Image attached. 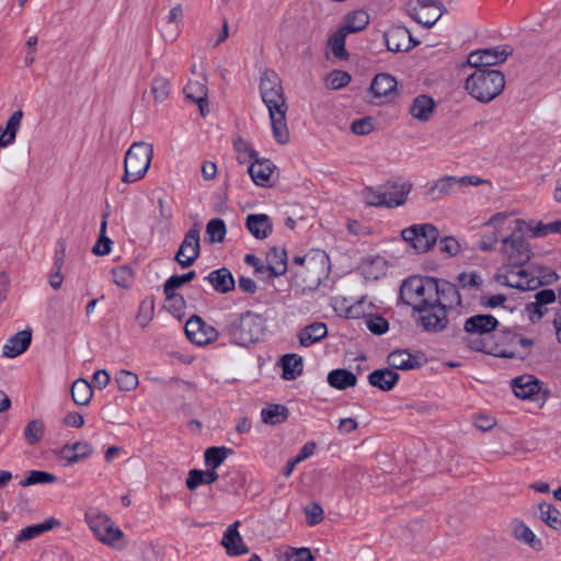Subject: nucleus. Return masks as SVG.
Returning a JSON list of instances; mask_svg holds the SVG:
<instances>
[{"label":"nucleus","mask_w":561,"mask_h":561,"mask_svg":"<svg viewBox=\"0 0 561 561\" xmlns=\"http://www.w3.org/2000/svg\"><path fill=\"white\" fill-rule=\"evenodd\" d=\"M260 93L263 103L268 108L273 137L279 145L289 141V130L286 123L288 110L283 92L282 81L274 70L265 69L260 80Z\"/></svg>","instance_id":"1"},{"label":"nucleus","mask_w":561,"mask_h":561,"mask_svg":"<svg viewBox=\"0 0 561 561\" xmlns=\"http://www.w3.org/2000/svg\"><path fill=\"white\" fill-rule=\"evenodd\" d=\"M438 278L432 276H411L400 287V298L419 313L417 322L424 329L423 318L434 312L437 300Z\"/></svg>","instance_id":"2"},{"label":"nucleus","mask_w":561,"mask_h":561,"mask_svg":"<svg viewBox=\"0 0 561 561\" xmlns=\"http://www.w3.org/2000/svg\"><path fill=\"white\" fill-rule=\"evenodd\" d=\"M264 332V319L253 311L230 313L225 318L222 333L237 345L248 346L256 343Z\"/></svg>","instance_id":"3"},{"label":"nucleus","mask_w":561,"mask_h":561,"mask_svg":"<svg viewBox=\"0 0 561 561\" xmlns=\"http://www.w3.org/2000/svg\"><path fill=\"white\" fill-rule=\"evenodd\" d=\"M437 300L434 302V312L423 318L424 330L440 332L448 324L447 310L461 305V296L456 284L438 278Z\"/></svg>","instance_id":"4"},{"label":"nucleus","mask_w":561,"mask_h":561,"mask_svg":"<svg viewBox=\"0 0 561 561\" xmlns=\"http://www.w3.org/2000/svg\"><path fill=\"white\" fill-rule=\"evenodd\" d=\"M505 88V76L496 69L474 70L465 81L466 91L477 101L489 103Z\"/></svg>","instance_id":"5"},{"label":"nucleus","mask_w":561,"mask_h":561,"mask_svg":"<svg viewBox=\"0 0 561 561\" xmlns=\"http://www.w3.org/2000/svg\"><path fill=\"white\" fill-rule=\"evenodd\" d=\"M153 157V147L145 141L134 142L125 154L124 183H134L139 181L147 173Z\"/></svg>","instance_id":"6"},{"label":"nucleus","mask_w":561,"mask_h":561,"mask_svg":"<svg viewBox=\"0 0 561 561\" xmlns=\"http://www.w3.org/2000/svg\"><path fill=\"white\" fill-rule=\"evenodd\" d=\"M508 273L511 276H517L518 280H507L506 284L522 290H535L540 286L553 284L559 278L552 268L535 263L517 271L512 270Z\"/></svg>","instance_id":"7"},{"label":"nucleus","mask_w":561,"mask_h":561,"mask_svg":"<svg viewBox=\"0 0 561 561\" xmlns=\"http://www.w3.org/2000/svg\"><path fill=\"white\" fill-rule=\"evenodd\" d=\"M485 181L477 175H445L434 182L426 191V196L436 202L447 196L463 192L470 185H480Z\"/></svg>","instance_id":"8"},{"label":"nucleus","mask_w":561,"mask_h":561,"mask_svg":"<svg viewBox=\"0 0 561 561\" xmlns=\"http://www.w3.org/2000/svg\"><path fill=\"white\" fill-rule=\"evenodd\" d=\"M85 522L99 541L108 547H118L117 542L124 537V533L115 526L107 514L87 512Z\"/></svg>","instance_id":"9"},{"label":"nucleus","mask_w":561,"mask_h":561,"mask_svg":"<svg viewBox=\"0 0 561 561\" xmlns=\"http://www.w3.org/2000/svg\"><path fill=\"white\" fill-rule=\"evenodd\" d=\"M401 237L417 253H426L436 244L439 231L433 224H419L403 229Z\"/></svg>","instance_id":"10"},{"label":"nucleus","mask_w":561,"mask_h":561,"mask_svg":"<svg viewBox=\"0 0 561 561\" xmlns=\"http://www.w3.org/2000/svg\"><path fill=\"white\" fill-rule=\"evenodd\" d=\"M502 252L506 255L508 265L519 270L530 260L533 252L529 243L520 231H513L512 234L502 241Z\"/></svg>","instance_id":"11"},{"label":"nucleus","mask_w":561,"mask_h":561,"mask_svg":"<svg viewBox=\"0 0 561 561\" xmlns=\"http://www.w3.org/2000/svg\"><path fill=\"white\" fill-rule=\"evenodd\" d=\"M201 255V231L198 224H194L185 233L174 260L182 268L192 266Z\"/></svg>","instance_id":"12"},{"label":"nucleus","mask_w":561,"mask_h":561,"mask_svg":"<svg viewBox=\"0 0 561 561\" xmlns=\"http://www.w3.org/2000/svg\"><path fill=\"white\" fill-rule=\"evenodd\" d=\"M187 339L196 345H206L218 339L216 328L207 324L199 316H192L185 323Z\"/></svg>","instance_id":"13"},{"label":"nucleus","mask_w":561,"mask_h":561,"mask_svg":"<svg viewBox=\"0 0 561 561\" xmlns=\"http://www.w3.org/2000/svg\"><path fill=\"white\" fill-rule=\"evenodd\" d=\"M557 301V294L553 289H541L534 295V300L525 306V312L529 321L538 323L547 313L548 306Z\"/></svg>","instance_id":"14"},{"label":"nucleus","mask_w":561,"mask_h":561,"mask_svg":"<svg viewBox=\"0 0 561 561\" xmlns=\"http://www.w3.org/2000/svg\"><path fill=\"white\" fill-rule=\"evenodd\" d=\"M409 195V185L402 187L398 197H389V194H382V191H376L373 187H366L363 191L364 201L368 206L394 208L403 205Z\"/></svg>","instance_id":"15"},{"label":"nucleus","mask_w":561,"mask_h":561,"mask_svg":"<svg viewBox=\"0 0 561 561\" xmlns=\"http://www.w3.org/2000/svg\"><path fill=\"white\" fill-rule=\"evenodd\" d=\"M388 50L393 53L409 51L420 44L414 42L411 44V34L403 26H394L387 31L383 35Z\"/></svg>","instance_id":"16"},{"label":"nucleus","mask_w":561,"mask_h":561,"mask_svg":"<svg viewBox=\"0 0 561 561\" xmlns=\"http://www.w3.org/2000/svg\"><path fill=\"white\" fill-rule=\"evenodd\" d=\"M499 321L492 314H476L466 319L463 330L469 335H484L496 330Z\"/></svg>","instance_id":"17"},{"label":"nucleus","mask_w":561,"mask_h":561,"mask_svg":"<svg viewBox=\"0 0 561 561\" xmlns=\"http://www.w3.org/2000/svg\"><path fill=\"white\" fill-rule=\"evenodd\" d=\"M32 343V330L25 329L10 336L2 347V356L14 358L23 354Z\"/></svg>","instance_id":"18"},{"label":"nucleus","mask_w":561,"mask_h":561,"mask_svg":"<svg viewBox=\"0 0 561 561\" xmlns=\"http://www.w3.org/2000/svg\"><path fill=\"white\" fill-rule=\"evenodd\" d=\"M514 394L523 400L530 399L540 391V382L533 375H522L511 381Z\"/></svg>","instance_id":"19"},{"label":"nucleus","mask_w":561,"mask_h":561,"mask_svg":"<svg viewBox=\"0 0 561 561\" xmlns=\"http://www.w3.org/2000/svg\"><path fill=\"white\" fill-rule=\"evenodd\" d=\"M215 291L219 294H228L236 287V280L232 273L227 267H221L210 272L206 277Z\"/></svg>","instance_id":"20"},{"label":"nucleus","mask_w":561,"mask_h":561,"mask_svg":"<svg viewBox=\"0 0 561 561\" xmlns=\"http://www.w3.org/2000/svg\"><path fill=\"white\" fill-rule=\"evenodd\" d=\"M245 227L250 233L260 240L266 239L273 231L271 219L265 214H251L245 219Z\"/></svg>","instance_id":"21"},{"label":"nucleus","mask_w":561,"mask_h":561,"mask_svg":"<svg viewBox=\"0 0 561 561\" xmlns=\"http://www.w3.org/2000/svg\"><path fill=\"white\" fill-rule=\"evenodd\" d=\"M387 362L393 369L412 370L421 367L420 357L412 355L408 350H396L388 355Z\"/></svg>","instance_id":"22"},{"label":"nucleus","mask_w":561,"mask_h":561,"mask_svg":"<svg viewBox=\"0 0 561 561\" xmlns=\"http://www.w3.org/2000/svg\"><path fill=\"white\" fill-rule=\"evenodd\" d=\"M238 525L239 522L233 523L224 534L221 543L229 556H241L248 552V547L244 545L237 529Z\"/></svg>","instance_id":"23"},{"label":"nucleus","mask_w":561,"mask_h":561,"mask_svg":"<svg viewBox=\"0 0 561 561\" xmlns=\"http://www.w3.org/2000/svg\"><path fill=\"white\" fill-rule=\"evenodd\" d=\"M184 93L187 99L192 100L198 105L201 115L205 117L209 112L206 84L199 81H188L184 88Z\"/></svg>","instance_id":"24"},{"label":"nucleus","mask_w":561,"mask_h":561,"mask_svg":"<svg viewBox=\"0 0 561 561\" xmlns=\"http://www.w3.org/2000/svg\"><path fill=\"white\" fill-rule=\"evenodd\" d=\"M268 277L284 275L287 271V252L284 248L273 247L266 255Z\"/></svg>","instance_id":"25"},{"label":"nucleus","mask_w":561,"mask_h":561,"mask_svg":"<svg viewBox=\"0 0 561 561\" xmlns=\"http://www.w3.org/2000/svg\"><path fill=\"white\" fill-rule=\"evenodd\" d=\"M511 529L513 537L531 547L536 551H540L542 549V543L540 539H537L533 530L522 520L514 519L511 523Z\"/></svg>","instance_id":"26"},{"label":"nucleus","mask_w":561,"mask_h":561,"mask_svg":"<svg viewBox=\"0 0 561 561\" xmlns=\"http://www.w3.org/2000/svg\"><path fill=\"white\" fill-rule=\"evenodd\" d=\"M400 376L392 369H376L368 375V381L373 387L382 391H390L394 388Z\"/></svg>","instance_id":"27"},{"label":"nucleus","mask_w":561,"mask_h":561,"mask_svg":"<svg viewBox=\"0 0 561 561\" xmlns=\"http://www.w3.org/2000/svg\"><path fill=\"white\" fill-rule=\"evenodd\" d=\"M434 110V100L425 94H420L414 98L410 105V114L421 122H427L433 115Z\"/></svg>","instance_id":"28"},{"label":"nucleus","mask_w":561,"mask_h":561,"mask_svg":"<svg viewBox=\"0 0 561 561\" xmlns=\"http://www.w3.org/2000/svg\"><path fill=\"white\" fill-rule=\"evenodd\" d=\"M328 335V328L323 322H313L305 327L298 333L299 343L304 347H309L312 344L321 341Z\"/></svg>","instance_id":"29"},{"label":"nucleus","mask_w":561,"mask_h":561,"mask_svg":"<svg viewBox=\"0 0 561 561\" xmlns=\"http://www.w3.org/2000/svg\"><path fill=\"white\" fill-rule=\"evenodd\" d=\"M396 88V78L386 72L376 75L370 84V91L377 98L390 96L394 93Z\"/></svg>","instance_id":"30"},{"label":"nucleus","mask_w":561,"mask_h":561,"mask_svg":"<svg viewBox=\"0 0 561 561\" xmlns=\"http://www.w3.org/2000/svg\"><path fill=\"white\" fill-rule=\"evenodd\" d=\"M23 111L18 110L9 117L5 128L0 127V148H5L15 141L16 134L21 126Z\"/></svg>","instance_id":"31"},{"label":"nucleus","mask_w":561,"mask_h":561,"mask_svg":"<svg viewBox=\"0 0 561 561\" xmlns=\"http://www.w3.org/2000/svg\"><path fill=\"white\" fill-rule=\"evenodd\" d=\"M369 24V15L364 10H355L345 15L343 25L340 27L346 34L357 33Z\"/></svg>","instance_id":"32"},{"label":"nucleus","mask_w":561,"mask_h":561,"mask_svg":"<svg viewBox=\"0 0 561 561\" xmlns=\"http://www.w3.org/2000/svg\"><path fill=\"white\" fill-rule=\"evenodd\" d=\"M60 522L54 517L46 519L45 522L36 525H31L23 528L15 537V542H23L31 540L45 531L53 529L56 526H59Z\"/></svg>","instance_id":"33"},{"label":"nucleus","mask_w":561,"mask_h":561,"mask_svg":"<svg viewBox=\"0 0 561 561\" xmlns=\"http://www.w3.org/2000/svg\"><path fill=\"white\" fill-rule=\"evenodd\" d=\"M356 382V375L344 368L333 369L328 375V383L339 390L354 387Z\"/></svg>","instance_id":"34"},{"label":"nucleus","mask_w":561,"mask_h":561,"mask_svg":"<svg viewBox=\"0 0 561 561\" xmlns=\"http://www.w3.org/2000/svg\"><path fill=\"white\" fill-rule=\"evenodd\" d=\"M248 172L252 181L260 186H265L273 173V168L267 160L255 159L249 167Z\"/></svg>","instance_id":"35"},{"label":"nucleus","mask_w":561,"mask_h":561,"mask_svg":"<svg viewBox=\"0 0 561 561\" xmlns=\"http://www.w3.org/2000/svg\"><path fill=\"white\" fill-rule=\"evenodd\" d=\"M289 416V410L283 404H270L262 409V422L268 425H278L285 423Z\"/></svg>","instance_id":"36"},{"label":"nucleus","mask_w":561,"mask_h":561,"mask_svg":"<svg viewBox=\"0 0 561 561\" xmlns=\"http://www.w3.org/2000/svg\"><path fill=\"white\" fill-rule=\"evenodd\" d=\"M283 374L285 380H295L302 374V357L297 354H286L282 357Z\"/></svg>","instance_id":"37"},{"label":"nucleus","mask_w":561,"mask_h":561,"mask_svg":"<svg viewBox=\"0 0 561 561\" xmlns=\"http://www.w3.org/2000/svg\"><path fill=\"white\" fill-rule=\"evenodd\" d=\"M217 471L208 468V470L203 471L199 469H192L188 471V476L186 479V488L191 491L195 490L201 484H211L218 479Z\"/></svg>","instance_id":"38"},{"label":"nucleus","mask_w":561,"mask_h":561,"mask_svg":"<svg viewBox=\"0 0 561 561\" xmlns=\"http://www.w3.org/2000/svg\"><path fill=\"white\" fill-rule=\"evenodd\" d=\"M539 518L550 528L561 533V513L550 503L538 504Z\"/></svg>","instance_id":"39"},{"label":"nucleus","mask_w":561,"mask_h":561,"mask_svg":"<svg viewBox=\"0 0 561 561\" xmlns=\"http://www.w3.org/2000/svg\"><path fill=\"white\" fill-rule=\"evenodd\" d=\"M513 48L510 45H501L492 48L482 49V58L484 59V66L489 68L497 64L504 62L510 55H512Z\"/></svg>","instance_id":"40"},{"label":"nucleus","mask_w":561,"mask_h":561,"mask_svg":"<svg viewBox=\"0 0 561 561\" xmlns=\"http://www.w3.org/2000/svg\"><path fill=\"white\" fill-rule=\"evenodd\" d=\"M93 396L91 385L85 379H77L71 387V397L76 404L87 405Z\"/></svg>","instance_id":"41"},{"label":"nucleus","mask_w":561,"mask_h":561,"mask_svg":"<svg viewBox=\"0 0 561 561\" xmlns=\"http://www.w3.org/2000/svg\"><path fill=\"white\" fill-rule=\"evenodd\" d=\"M409 14L414 21L422 24L424 27L431 28L438 21V19L442 15V12H430V10L413 7V2H410Z\"/></svg>","instance_id":"42"},{"label":"nucleus","mask_w":561,"mask_h":561,"mask_svg":"<svg viewBox=\"0 0 561 561\" xmlns=\"http://www.w3.org/2000/svg\"><path fill=\"white\" fill-rule=\"evenodd\" d=\"M232 454V450L228 447H209L205 450L204 459L207 468L216 471L218 467L225 461V459Z\"/></svg>","instance_id":"43"},{"label":"nucleus","mask_w":561,"mask_h":561,"mask_svg":"<svg viewBox=\"0 0 561 561\" xmlns=\"http://www.w3.org/2000/svg\"><path fill=\"white\" fill-rule=\"evenodd\" d=\"M293 264L299 265L301 267L300 271L296 272V276L304 277L306 273L311 272L313 274L312 283L318 285L322 275V267L318 271L317 264L313 257L305 256H295L293 260Z\"/></svg>","instance_id":"44"},{"label":"nucleus","mask_w":561,"mask_h":561,"mask_svg":"<svg viewBox=\"0 0 561 561\" xmlns=\"http://www.w3.org/2000/svg\"><path fill=\"white\" fill-rule=\"evenodd\" d=\"M227 233L226 224L221 218L210 219L206 225V241L210 244L220 243Z\"/></svg>","instance_id":"45"},{"label":"nucleus","mask_w":561,"mask_h":561,"mask_svg":"<svg viewBox=\"0 0 561 561\" xmlns=\"http://www.w3.org/2000/svg\"><path fill=\"white\" fill-rule=\"evenodd\" d=\"M346 34L343 30L339 28L328 39V45L331 48L334 57L340 60L348 59V53L345 48Z\"/></svg>","instance_id":"46"},{"label":"nucleus","mask_w":561,"mask_h":561,"mask_svg":"<svg viewBox=\"0 0 561 561\" xmlns=\"http://www.w3.org/2000/svg\"><path fill=\"white\" fill-rule=\"evenodd\" d=\"M170 90L171 83L165 77L157 76L152 79L150 84V93L152 94L154 102H164L170 95Z\"/></svg>","instance_id":"47"},{"label":"nucleus","mask_w":561,"mask_h":561,"mask_svg":"<svg viewBox=\"0 0 561 561\" xmlns=\"http://www.w3.org/2000/svg\"><path fill=\"white\" fill-rule=\"evenodd\" d=\"M154 316V299L153 297H146L138 308L136 321L141 329H145L152 321Z\"/></svg>","instance_id":"48"},{"label":"nucleus","mask_w":561,"mask_h":561,"mask_svg":"<svg viewBox=\"0 0 561 561\" xmlns=\"http://www.w3.org/2000/svg\"><path fill=\"white\" fill-rule=\"evenodd\" d=\"M362 273L367 279H378L381 275L385 274L386 261L377 256L371 260L365 261L362 266Z\"/></svg>","instance_id":"49"},{"label":"nucleus","mask_w":561,"mask_h":561,"mask_svg":"<svg viewBox=\"0 0 561 561\" xmlns=\"http://www.w3.org/2000/svg\"><path fill=\"white\" fill-rule=\"evenodd\" d=\"M57 481V477L47 471L31 470L25 479L20 482L21 486H31L35 484H50Z\"/></svg>","instance_id":"50"},{"label":"nucleus","mask_w":561,"mask_h":561,"mask_svg":"<svg viewBox=\"0 0 561 561\" xmlns=\"http://www.w3.org/2000/svg\"><path fill=\"white\" fill-rule=\"evenodd\" d=\"M45 432V425L41 420L30 421L24 428V438L28 445L35 446L38 444Z\"/></svg>","instance_id":"51"},{"label":"nucleus","mask_w":561,"mask_h":561,"mask_svg":"<svg viewBox=\"0 0 561 561\" xmlns=\"http://www.w3.org/2000/svg\"><path fill=\"white\" fill-rule=\"evenodd\" d=\"M233 149L237 153V160L242 164L250 162L253 158L256 159L257 152L252 148L251 144L242 137H238L233 141Z\"/></svg>","instance_id":"52"},{"label":"nucleus","mask_w":561,"mask_h":561,"mask_svg":"<svg viewBox=\"0 0 561 561\" xmlns=\"http://www.w3.org/2000/svg\"><path fill=\"white\" fill-rule=\"evenodd\" d=\"M168 302L167 310L178 319L185 314L186 301L184 297L176 293L164 294Z\"/></svg>","instance_id":"53"},{"label":"nucleus","mask_w":561,"mask_h":561,"mask_svg":"<svg viewBox=\"0 0 561 561\" xmlns=\"http://www.w3.org/2000/svg\"><path fill=\"white\" fill-rule=\"evenodd\" d=\"M114 283L122 288H129L134 282V270L128 265H121L112 270Z\"/></svg>","instance_id":"54"},{"label":"nucleus","mask_w":561,"mask_h":561,"mask_svg":"<svg viewBox=\"0 0 561 561\" xmlns=\"http://www.w3.org/2000/svg\"><path fill=\"white\" fill-rule=\"evenodd\" d=\"M118 388L123 391H131L138 386V377L129 370H119L115 377Z\"/></svg>","instance_id":"55"},{"label":"nucleus","mask_w":561,"mask_h":561,"mask_svg":"<svg viewBox=\"0 0 561 561\" xmlns=\"http://www.w3.org/2000/svg\"><path fill=\"white\" fill-rule=\"evenodd\" d=\"M482 283V278L477 272H462L457 276V287L462 289H479Z\"/></svg>","instance_id":"56"},{"label":"nucleus","mask_w":561,"mask_h":561,"mask_svg":"<svg viewBox=\"0 0 561 561\" xmlns=\"http://www.w3.org/2000/svg\"><path fill=\"white\" fill-rule=\"evenodd\" d=\"M352 80L348 72L343 70H333L327 76V85L332 90L346 87Z\"/></svg>","instance_id":"57"},{"label":"nucleus","mask_w":561,"mask_h":561,"mask_svg":"<svg viewBox=\"0 0 561 561\" xmlns=\"http://www.w3.org/2000/svg\"><path fill=\"white\" fill-rule=\"evenodd\" d=\"M366 324L368 330L376 335H381L389 329V322L379 314L370 316L366 320Z\"/></svg>","instance_id":"58"},{"label":"nucleus","mask_w":561,"mask_h":561,"mask_svg":"<svg viewBox=\"0 0 561 561\" xmlns=\"http://www.w3.org/2000/svg\"><path fill=\"white\" fill-rule=\"evenodd\" d=\"M439 251L448 256H455L460 251V243L454 237H444L439 240Z\"/></svg>","instance_id":"59"},{"label":"nucleus","mask_w":561,"mask_h":561,"mask_svg":"<svg viewBox=\"0 0 561 561\" xmlns=\"http://www.w3.org/2000/svg\"><path fill=\"white\" fill-rule=\"evenodd\" d=\"M373 129H374L373 119L368 116L364 117V118L355 119L351 124V130L355 135H359V136L368 135L369 133L373 131Z\"/></svg>","instance_id":"60"},{"label":"nucleus","mask_w":561,"mask_h":561,"mask_svg":"<svg viewBox=\"0 0 561 561\" xmlns=\"http://www.w3.org/2000/svg\"><path fill=\"white\" fill-rule=\"evenodd\" d=\"M305 513H306L307 523L310 526H314V525L319 524L320 522H322V519H323L324 512L318 503H312L311 505L307 506L305 508Z\"/></svg>","instance_id":"61"},{"label":"nucleus","mask_w":561,"mask_h":561,"mask_svg":"<svg viewBox=\"0 0 561 561\" xmlns=\"http://www.w3.org/2000/svg\"><path fill=\"white\" fill-rule=\"evenodd\" d=\"M287 561H313V556L308 548H291L289 547L285 553Z\"/></svg>","instance_id":"62"},{"label":"nucleus","mask_w":561,"mask_h":561,"mask_svg":"<svg viewBox=\"0 0 561 561\" xmlns=\"http://www.w3.org/2000/svg\"><path fill=\"white\" fill-rule=\"evenodd\" d=\"M244 262L253 266L257 275L262 276L263 278H271L268 277V268H266V265L254 254H247L244 256Z\"/></svg>","instance_id":"63"},{"label":"nucleus","mask_w":561,"mask_h":561,"mask_svg":"<svg viewBox=\"0 0 561 561\" xmlns=\"http://www.w3.org/2000/svg\"><path fill=\"white\" fill-rule=\"evenodd\" d=\"M71 445L77 454V456L72 457V460H84L93 453V448L88 442H76Z\"/></svg>","instance_id":"64"}]
</instances>
